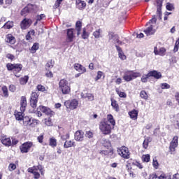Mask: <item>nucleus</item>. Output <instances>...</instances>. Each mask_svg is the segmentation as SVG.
<instances>
[{
  "label": "nucleus",
  "instance_id": "obj_1",
  "mask_svg": "<svg viewBox=\"0 0 179 179\" xmlns=\"http://www.w3.org/2000/svg\"><path fill=\"white\" fill-rule=\"evenodd\" d=\"M59 89L61 90L62 94H69L71 93V87L68 80L62 79L59 83Z\"/></svg>",
  "mask_w": 179,
  "mask_h": 179
},
{
  "label": "nucleus",
  "instance_id": "obj_2",
  "mask_svg": "<svg viewBox=\"0 0 179 179\" xmlns=\"http://www.w3.org/2000/svg\"><path fill=\"white\" fill-rule=\"evenodd\" d=\"M140 76L141 73L127 70L124 72L123 79L125 82H131V80H134V79H136V78H139Z\"/></svg>",
  "mask_w": 179,
  "mask_h": 179
},
{
  "label": "nucleus",
  "instance_id": "obj_3",
  "mask_svg": "<svg viewBox=\"0 0 179 179\" xmlns=\"http://www.w3.org/2000/svg\"><path fill=\"white\" fill-rule=\"evenodd\" d=\"M6 68L8 71H13V73L15 74V76L16 78H20V76L17 75L20 71H22L23 68V65L20 64H10L8 63L6 64Z\"/></svg>",
  "mask_w": 179,
  "mask_h": 179
},
{
  "label": "nucleus",
  "instance_id": "obj_4",
  "mask_svg": "<svg viewBox=\"0 0 179 179\" xmlns=\"http://www.w3.org/2000/svg\"><path fill=\"white\" fill-rule=\"evenodd\" d=\"M99 129L103 135H110L111 134V125L108 121H101L99 124Z\"/></svg>",
  "mask_w": 179,
  "mask_h": 179
},
{
  "label": "nucleus",
  "instance_id": "obj_5",
  "mask_svg": "<svg viewBox=\"0 0 179 179\" xmlns=\"http://www.w3.org/2000/svg\"><path fill=\"white\" fill-rule=\"evenodd\" d=\"M156 17H152V20H150V22L147 24H150V26L144 30V33L146 34V36H152V34H155V30L153 29V24H156L157 22Z\"/></svg>",
  "mask_w": 179,
  "mask_h": 179
},
{
  "label": "nucleus",
  "instance_id": "obj_6",
  "mask_svg": "<svg viewBox=\"0 0 179 179\" xmlns=\"http://www.w3.org/2000/svg\"><path fill=\"white\" fill-rule=\"evenodd\" d=\"M108 37L109 38V41L110 43H113V44H117L118 45H122V44H124L122 41H120V36L114 34V32H109Z\"/></svg>",
  "mask_w": 179,
  "mask_h": 179
},
{
  "label": "nucleus",
  "instance_id": "obj_7",
  "mask_svg": "<svg viewBox=\"0 0 179 179\" xmlns=\"http://www.w3.org/2000/svg\"><path fill=\"white\" fill-rule=\"evenodd\" d=\"M37 103H38V94L37 92H32L30 98V106L34 110L37 108Z\"/></svg>",
  "mask_w": 179,
  "mask_h": 179
},
{
  "label": "nucleus",
  "instance_id": "obj_8",
  "mask_svg": "<svg viewBox=\"0 0 179 179\" xmlns=\"http://www.w3.org/2000/svg\"><path fill=\"white\" fill-rule=\"evenodd\" d=\"M117 153L123 157V159H129V150L128 148L123 146L117 150Z\"/></svg>",
  "mask_w": 179,
  "mask_h": 179
},
{
  "label": "nucleus",
  "instance_id": "obj_9",
  "mask_svg": "<svg viewBox=\"0 0 179 179\" xmlns=\"http://www.w3.org/2000/svg\"><path fill=\"white\" fill-rule=\"evenodd\" d=\"M78 104L79 102L76 99L66 101L64 102V106L66 107V108H70V110H75L76 108H78Z\"/></svg>",
  "mask_w": 179,
  "mask_h": 179
},
{
  "label": "nucleus",
  "instance_id": "obj_10",
  "mask_svg": "<svg viewBox=\"0 0 179 179\" xmlns=\"http://www.w3.org/2000/svg\"><path fill=\"white\" fill-rule=\"evenodd\" d=\"M32 146L33 142H26L20 147V149L22 153H28Z\"/></svg>",
  "mask_w": 179,
  "mask_h": 179
},
{
  "label": "nucleus",
  "instance_id": "obj_11",
  "mask_svg": "<svg viewBox=\"0 0 179 179\" xmlns=\"http://www.w3.org/2000/svg\"><path fill=\"white\" fill-rule=\"evenodd\" d=\"M75 33H76L75 29L71 28L67 29V43H72V41H73V38H75Z\"/></svg>",
  "mask_w": 179,
  "mask_h": 179
},
{
  "label": "nucleus",
  "instance_id": "obj_12",
  "mask_svg": "<svg viewBox=\"0 0 179 179\" xmlns=\"http://www.w3.org/2000/svg\"><path fill=\"white\" fill-rule=\"evenodd\" d=\"M31 23H33L31 20L24 18L20 23V27L22 30H26V29H29V26H31Z\"/></svg>",
  "mask_w": 179,
  "mask_h": 179
},
{
  "label": "nucleus",
  "instance_id": "obj_13",
  "mask_svg": "<svg viewBox=\"0 0 179 179\" xmlns=\"http://www.w3.org/2000/svg\"><path fill=\"white\" fill-rule=\"evenodd\" d=\"M178 146V136H174L170 143L169 150L171 152H176V148Z\"/></svg>",
  "mask_w": 179,
  "mask_h": 179
},
{
  "label": "nucleus",
  "instance_id": "obj_14",
  "mask_svg": "<svg viewBox=\"0 0 179 179\" xmlns=\"http://www.w3.org/2000/svg\"><path fill=\"white\" fill-rule=\"evenodd\" d=\"M148 73H149L148 76H150V78H151V76L152 78H155V79H161L162 78V73L156 70L150 71Z\"/></svg>",
  "mask_w": 179,
  "mask_h": 179
},
{
  "label": "nucleus",
  "instance_id": "obj_15",
  "mask_svg": "<svg viewBox=\"0 0 179 179\" xmlns=\"http://www.w3.org/2000/svg\"><path fill=\"white\" fill-rule=\"evenodd\" d=\"M38 110H39V111H41L46 115H51V114H52V111H51V109H50L49 108H47L45 106H40L38 108Z\"/></svg>",
  "mask_w": 179,
  "mask_h": 179
},
{
  "label": "nucleus",
  "instance_id": "obj_16",
  "mask_svg": "<svg viewBox=\"0 0 179 179\" xmlns=\"http://www.w3.org/2000/svg\"><path fill=\"white\" fill-rule=\"evenodd\" d=\"M76 8L80 10H83L86 8V2L82 0H76Z\"/></svg>",
  "mask_w": 179,
  "mask_h": 179
},
{
  "label": "nucleus",
  "instance_id": "obj_17",
  "mask_svg": "<svg viewBox=\"0 0 179 179\" xmlns=\"http://www.w3.org/2000/svg\"><path fill=\"white\" fill-rule=\"evenodd\" d=\"M20 106V111H25L26 107H27V100L26 99V96L21 97Z\"/></svg>",
  "mask_w": 179,
  "mask_h": 179
},
{
  "label": "nucleus",
  "instance_id": "obj_18",
  "mask_svg": "<svg viewBox=\"0 0 179 179\" xmlns=\"http://www.w3.org/2000/svg\"><path fill=\"white\" fill-rule=\"evenodd\" d=\"M84 135H85V133H83V131H77L75 133V139H76V141L81 142L82 141H83Z\"/></svg>",
  "mask_w": 179,
  "mask_h": 179
},
{
  "label": "nucleus",
  "instance_id": "obj_19",
  "mask_svg": "<svg viewBox=\"0 0 179 179\" xmlns=\"http://www.w3.org/2000/svg\"><path fill=\"white\" fill-rule=\"evenodd\" d=\"M6 43H8L9 44H15L16 43V38L12 34H8L6 36Z\"/></svg>",
  "mask_w": 179,
  "mask_h": 179
},
{
  "label": "nucleus",
  "instance_id": "obj_20",
  "mask_svg": "<svg viewBox=\"0 0 179 179\" xmlns=\"http://www.w3.org/2000/svg\"><path fill=\"white\" fill-rule=\"evenodd\" d=\"M154 52L155 55H164L166 52V49L164 48H161L159 50H157V47H155L154 48Z\"/></svg>",
  "mask_w": 179,
  "mask_h": 179
},
{
  "label": "nucleus",
  "instance_id": "obj_21",
  "mask_svg": "<svg viewBox=\"0 0 179 179\" xmlns=\"http://www.w3.org/2000/svg\"><path fill=\"white\" fill-rule=\"evenodd\" d=\"M76 29L77 36L79 37V36H80V31H82V22L77 21L76 23V29Z\"/></svg>",
  "mask_w": 179,
  "mask_h": 179
},
{
  "label": "nucleus",
  "instance_id": "obj_22",
  "mask_svg": "<svg viewBox=\"0 0 179 179\" xmlns=\"http://www.w3.org/2000/svg\"><path fill=\"white\" fill-rule=\"evenodd\" d=\"M75 147V141L66 140L64 144V149H69V148Z\"/></svg>",
  "mask_w": 179,
  "mask_h": 179
},
{
  "label": "nucleus",
  "instance_id": "obj_23",
  "mask_svg": "<svg viewBox=\"0 0 179 179\" xmlns=\"http://www.w3.org/2000/svg\"><path fill=\"white\" fill-rule=\"evenodd\" d=\"M81 97L82 99H87L90 101H93V100H94V96L92 94H85L82 92Z\"/></svg>",
  "mask_w": 179,
  "mask_h": 179
},
{
  "label": "nucleus",
  "instance_id": "obj_24",
  "mask_svg": "<svg viewBox=\"0 0 179 179\" xmlns=\"http://www.w3.org/2000/svg\"><path fill=\"white\" fill-rule=\"evenodd\" d=\"M157 11L158 12L159 16L162 13V6H163V0H157Z\"/></svg>",
  "mask_w": 179,
  "mask_h": 179
},
{
  "label": "nucleus",
  "instance_id": "obj_25",
  "mask_svg": "<svg viewBox=\"0 0 179 179\" xmlns=\"http://www.w3.org/2000/svg\"><path fill=\"white\" fill-rule=\"evenodd\" d=\"M103 121H107L108 124V122H110V124H111L112 127L114 128V126L115 125V120H114V117H113L111 114L108 115L107 120Z\"/></svg>",
  "mask_w": 179,
  "mask_h": 179
},
{
  "label": "nucleus",
  "instance_id": "obj_26",
  "mask_svg": "<svg viewBox=\"0 0 179 179\" xmlns=\"http://www.w3.org/2000/svg\"><path fill=\"white\" fill-rule=\"evenodd\" d=\"M1 143L5 145V146H10V145H12V141H10V138L3 137L1 139Z\"/></svg>",
  "mask_w": 179,
  "mask_h": 179
},
{
  "label": "nucleus",
  "instance_id": "obj_27",
  "mask_svg": "<svg viewBox=\"0 0 179 179\" xmlns=\"http://www.w3.org/2000/svg\"><path fill=\"white\" fill-rule=\"evenodd\" d=\"M23 113H24V111L17 112L15 113V119L17 121H22L23 118H24Z\"/></svg>",
  "mask_w": 179,
  "mask_h": 179
},
{
  "label": "nucleus",
  "instance_id": "obj_28",
  "mask_svg": "<svg viewBox=\"0 0 179 179\" xmlns=\"http://www.w3.org/2000/svg\"><path fill=\"white\" fill-rule=\"evenodd\" d=\"M22 121H23V124L25 127H30V124L31 122V118L26 116V117H23Z\"/></svg>",
  "mask_w": 179,
  "mask_h": 179
},
{
  "label": "nucleus",
  "instance_id": "obj_29",
  "mask_svg": "<svg viewBox=\"0 0 179 179\" xmlns=\"http://www.w3.org/2000/svg\"><path fill=\"white\" fill-rule=\"evenodd\" d=\"M29 169H31L33 170V171H37V170H39V171H41V174L42 176H44V169L43 168V166H41V165H38L37 166H34L32 168H29Z\"/></svg>",
  "mask_w": 179,
  "mask_h": 179
},
{
  "label": "nucleus",
  "instance_id": "obj_30",
  "mask_svg": "<svg viewBox=\"0 0 179 179\" xmlns=\"http://www.w3.org/2000/svg\"><path fill=\"white\" fill-rule=\"evenodd\" d=\"M38 48H40V45L37 43H35L31 48L30 52H31V54H36V52L37 51V50H38Z\"/></svg>",
  "mask_w": 179,
  "mask_h": 179
},
{
  "label": "nucleus",
  "instance_id": "obj_31",
  "mask_svg": "<svg viewBox=\"0 0 179 179\" xmlns=\"http://www.w3.org/2000/svg\"><path fill=\"white\" fill-rule=\"evenodd\" d=\"M129 115L132 120H137L138 118V110H134L129 113Z\"/></svg>",
  "mask_w": 179,
  "mask_h": 179
},
{
  "label": "nucleus",
  "instance_id": "obj_32",
  "mask_svg": "<svg viewBox=\"0 0 179 179\" xmlns=\"http://www.w3.org/2000/svg\"><path fill=\"white\" fill-rule=\"evenodd\" d=\"M90 33L87 32V31L86 30V27L83 29V34L81 35L82 38H83V40H86L87 38H89V36H90Z\"/></svg>",
  "mask_w": 179,
  "mask_h": 179
},
{
  "label": "nucleus",
  "instance_id": "obj_33",
  "mask_svg": "<svg viewBox=\"0 0 179 179\" xmlns=\"http://www.w3.org/2000/svg\"><path fill=\"white\" fill-rule=\"evenodd\" d=\"M49 145L52 148H56L57 146V139L55 138L52 137L49 139Z\"/></svg>",
  "mask_w": 179,
  "mask_h": 179
},
{
  "label": "nucleus",
  "instance_id": "obj_34",
  "mask_svg": "<svg viewBox=\"0 0 179 179\" xmlns=\"http://www.w3.org/2000/svg\"><path fill=\"white\" fill-rule=\"evenodd\" d=\"M101 33H103L101 29H97L93 32V36L95 38H101Z\"/></svg>",
  "mask_w": 179,
  "mask_h": 179
},
{
  "label": "nucleus",
  "instance_id": "obj_35",
  "mask_svg": "<svg viewBox=\"0 0 179 179\" xmlns=\"http://www.w3.org/2000/svg\"><path fill=\"white\" fill-rule=\"evenodd\" d=\"M28 172L34 174V178L35 179L40 178V173L36 171H33L32 169H28Z\"/></svg>",
  "mask_w": 179,
  "mask_h": 179
},
{
  "label": "nucleus",
  "instance_id": "obj_36",
  "mask_svg": "<svg viewBox=\"0 0 179 179\" xmlns=\"http://www.w3.org/2000/svg\"><path fill=\"white\" fill-rule=\"evenodd\" d=\"M38 122H40L38 120L35 118H31L30 127L31 128H34L36 125L38 124Z\"/></svg>",
  "mask_w": 179,
  "mask_h": 179
},
{
  "label": "nucleus",
  "instance_id": "obj_37",
  "mask_svg": "<svg viewBox=\"0 0 179 179\" xmlns=\"http://www.w3.org/2000/svg\"><path fill=\"white\" fill-rule=\"evenodd\" d=\"M13 27V22L8 21L5 23V24L2 27V29H12Z\"/></svg>",
  "mask_w": 179,
  "mask_h": 179
},
{
  "label": "nucleus",
  "instance_id": "obj_38",
  "mask_svg": "<svg viewBox=\"0 0 179 179\" xmlns=\"http://www.w3.org/2000/svg\"><path fill=\"white\" fill-rule=\"evenodd\" d=\"M100 155L102 156H108V155H113V150H101L99 152Z\"/></svg>",
  "mask_w": 179,
  "mask_h": 179
},
{
  "label": "nucleus",
  "instance_id": "obj_39",
  "mask_svg": "<svg viewBox=\"0 0 179 179\" xmlns=\"http://www.w3.org/2000/svg\"><path fill=\"white\" fill-rule=\"evenodd\" d=\"M27 82H29V76H25L20 78V85H26V83H27Z\"/></svg>",
  "mask_w": 179,
  "mask_h": 179
},
{
  "label": "nucleus",
  "instance_id": "obj_40",
  "mask_svg": "<svg viewBox=\"0 0 179 179\" xmlns=\"http://www.w3.org/2000/svg\"><path fill=\"white\" fill-rule=\"evenodd\" d=\"M27 7L28 8V10H29V13H33V12H34L35 9L37 8V6L34 4H28L27 6Z\"/></svg>",
  "mask_w": 179,
  "mask_h": 179
},
{
  "label": "nucleus",
  "instance_id": "obj_41",
  "mask_svg": "<svg viewBox=\"0 0 179 179\" xmlns=\"http://www.w3.org/2000/svg\"><path fill=\"white\" fill-rule=\"evenodd\" d=\"M1 90L3 92V94L4 96V97H9V93L8 92V87L6 86H3L1 87Z\"/></svg>",
  "mask_w": 179,
  "mask_h": 179
},
{
  "label": "nucleus",
  "instance_id": "obj_42",
  "mask_svg": "<svg viewBox=\"0 0 179 179\" xmlns=\"http://www.w3.org/2000/svg\"><path fill=\"white\" fill-rule=\"evenodd\" d=\"M149 142H150V138L148 137L147 138H145L143 143L144 149H148V147L149 146Z\"/></svg>",
  "mask_w": 179,
  "mask_h": 179
},
{
  "label": "nucleus",
  "instance_id": "obj_43",
  "mask_svg": "<svg viewBox=\"0 0 179 179\" xmlns=\"http://www.w3.org/2000/svg\"><path fill=\"white\" fill-rule=\"evenodd\" d=\"M150 78V76H149V73L148 74H144L141 77V82L143 83H146L148 82V79Z\"/></svg>",
  "mask_w": 179,
  "mask_h": 179
},
{
  "label": "nucleus",
  "instance_id": "obj_44",
  "mask_svg": "<svg viewBox=\"0 0 179 179\" xmlns=\"http://www.w3.org/2000/svg\"><path fill=\"white\" fill-rule=\"evenodd\" d=\"M27 13H30V11L29 10V8L27 6L21 10V15H22V16H26V15H27Z\"/></svg>",
  "mask_w": 179,
  "mask_h": 179
},
{
  "label": "nucleus",
  "instance_id": "obj_45",
  "mask_svg": "<svg viewBox=\"0 0 179 179\" xmlns=\"http://www.w3.org/2000/svg\"><path fill=\"white\" fill-rule=\"evenodd\" d=\"M143 162H145V163H149L150 160V155L147 154L145 155H143L142 157Z\"/></svg>",
  "mask_w": 179,
  "mask_h": 179
},
{
  "label": "nucleus",
  "instance_id": "obj_46",
  "mask_svg": "<svg viewBox=\"0 0 179 179\" xmlns=\"http://www.w3.org/2000/svg\"><path fill=\"white\" fill-rule=\"evenodd\" d=\"M140 96L141 97V99H144V100H148V94L144 90L141 92Z\"/></svg>",
  "mask_w": 179,
  "mask_h": 179
},
{
  "label": "nucleus",
  "instance_id": "obj_47",
  "mask_svg": "<svg viewBox=\"0 0 179 179\" xmlns=\"http://www.w3.org/2000/svg\"><path fill=\"white\" fill-rule=\"evenodd\" d=\"M54 64H55V62L52 60H50V61L48 62L47 64H46L47 69H50L51 68H53Z\"/></svg>",
  "mask_w": 179,
  "mask_h": 179
},
{
  "label": "nucleus",
  "instance_id": "obj_48",
  "mask_svg": "<svg viewBox=\"0 0 179 179\" xmlns=\"http://www.w3.org/2000/svg\"><path fill=\"white\" fill-rule=\"evenodd\" d=\"M70 138V135H69V133H66V134H62L61 135V139L62 141H68V139H69Z\"/></svg>",
  "mask_w": 179,
  "mask_h": 179
},
{
  "label": "nucleus",
  "instance_id": "obj_49",
  "mask_svg": "<svg viewBox=\"0 0 179 179\" xmlns=\"http://www.w3.org/2000/svg\"><path fill=\"white\" fill-rule=\"evenodd\" d=\"M104 73H103V71H98L97 72V76L95 78V81L97 82V80L101 79V76H103Z\"/></svg>",
  "mask_w": 179,
  "mask_h": 179
},
{
  "label": "nucleus",
  "instance_id": "obj_50",
  "mask_svg": "<svg viewBox=\"0 0 179 179\" xmlns=\"http://www.w3.org/2000/svg\"><path fill=\"white\" fill-rule=\"evenodd\" d=\"M111 106L116 111H118V105L117 104V101H112Z\"/></svg>",
  "mask_w": 179,
  "mask_h": 179
},
{
  "label": "nucleus",
  "instance_id": "obj_51",
  "mask_svg": "<svg viewBox=\"0 0 179 179\" xmlns=\"http://www.w3.org/2000/svg\"><path fill=\"white\" fill-rule=\"evenodd\" d=\"M86 138H88L89 139H92L93 138V132L88 131L85 133Z\"/></svg>",
  "mask_w": 179,
  "mask_h": 179
},
{
  "label": "nucleus",
  "instance_id": "obj_52",
  "mask_svg": "<svg viewBox=\"0 0 179 179\" xmlns=\"http://www.w3.org/2000/svg\"><path fill=\"white\" fill-rule=\"evenodd\" d=\"M8 170L10 171H13V170H16V164H10L9 166H8Z\"/></svg>",
  "mask_w": 179,
  "mask_h": 179
},
{
  "label": "nucleus",
  "instance_id": "obj_53",
  "mask_svg": "<svg viewBox=\"0 0 179 179\" xmlns=\"http://www.w3.org/2000/svg\"><path fill=\"white\" fill-rule=\"evenodd\" d=\"M170 85L168 83H164L161 84V88L164 90V89H170Z\"/></svg>",
  "mask_w": 179,
  "mask_h": 179
},
{
  "label": "nucleus",
  "instance_id": "obj_54",
  "mask_svg": "<svg viewBox=\"0 0 179 179\" xmlns=\"http://www.w3.org/2000/svg\"><path fill=\"white\" fill-rule=\"evenodd\" d=\"M37 89L38 92H45V87L43 86L42 85H37Z\"/></svg>",
  "mask_w": 179,
  "mask_h": 179
},
{
  "label": "nucleus",
  "instance_id": "obj_55",
  "mask_svg": "<svg viewBox=\"0 0 179 179\" xmlns=\"http://www.w3.org/2000/svg\"><path fill=\"white\" fill-rule=\"evenodd\" d=\"M166 9H167V10H173V9H174V6H173V4H171L170 3H166Z\"/></svg>",
  "mask_w": 179,
  "mask_h": 179
},
{
  "label": "nucleus",
  "instance_id": "obj_56",
  "mask_svg": "<svg viewBox=\"0 0 179 179\" xmlns=\"http://www.w3.org/2000/svg\"><path fill=\"white\" fill-rule=\"evenodd\" d=\"M119 55V58H120V59H127V56H125V55L124 54V52H121V53H118Z\"/></svg>",
  "mask_w": 179,
  "mask_h": 179
},
{
  "label": "nucleus",
  "instance_id": "obj_57",
  "mask_svg": "<svg viewBox=\"0 0 179 179\" xmlns=\"http://www.w3.org/2000/svg\"><path fill=\"white\" fill-rule=\"evenodd\" d=\"M45 17V15L44 14H41L40 15H37L36 20L37 22H40V20H43Z\"/></svg>",
  "mask_w": 179,
  "mask_h": 179
},
{
  "label": "nucleus",
  "instance_id": "obj_58",
  "mask_svg": "<svg viewBox=\"0 0 179 179\" xmlns=\"http://www.w3.org/2000/svg\"><path fill=\"white\" fill-rule=\"evenodd\" d=\"M78 72H80V73H85V72H86V68L81 65Z\"/></svg>",
  "mask_w": 179,
  "mask_h": 179
},
{
  "label": "nucleus",
  "instance_id": "obj_59",
  "mask_svg": "<svg viewBox=\"0 0 179 179\" xmlns=\"http://www.w3.org/2000/svg\"><path fill=\"white\" fill-rule=\"evenodd\" d=\"M6 58L10 59L11 61H13V59H15V56L10 53H8L6 55Z\"/></svg>",
  "mask_w": 179,
  "mask_h": 179
},
{
  "label": "nucleus",
  "instance_id": "obj_60",
  "mask_svg": "<svg viewBox=\"0 0 179 179\" xmlns=\"http://www.w3.org/2000/svg\"><path fill=\"white\" fill-rule=\"evenodd\" d=\"M44 139V136L41 135L38 136L37 140L39 142V143H43V140Z\"/></svg>",
  "mask_w": 179,
  "mask_h": 179
},
{
  "label": "nucleus",
  "instance_id": "obj_61",
  "mask_svg": "<svg viewBox=\"0 0 179 179\" xmlns=\"http://www.w3.org/2000/svg\"><path fill=\"white\" fill-rule=\"evenodd\" d=\"M152 166L153 167H155V169H157V167H159V162H157V161H155L154 159L152 162Z\"/></svg>",
  "mask_w": 179,
  "mask_h": 179
},
{
  "label": "nucleus",
  "instance_id": "obj_62",
  "mask_svg": "<svg viewBox=\"0 0 179 179\" xmlns=\"http://www.w3.org/2000/svg\"><path fill=\"white\" fill-rule=\"evenodd\" d=\"M82 64H74V69H76V71H79L80 66H81Z\"/></svg>",
  "mask_w": 179,
  "mask_h": 179
},
{
  "label": "nucleus",
  "instance_id": "obj_63",
  "mask_svg": "<svg viewBox=\"0 0 179 179\" xmlns=\"http://www.w3.org/2000/svg\"><path fill=\"white\" fill-rule=\"evenodd\" d=\"M45 76H47V78H52V76H54V75L52 74V72L51 71H48L45 73Z\"/></svg>",
  "mask_w": 179,
  "mask_h": 179
},
{
  "label": "nucleus",
  "instance_id": "obj_64",
  "mask_svg": "<svg viewBox=\"0 0 179 179\" xmlns=\"http://www.w3.org/2000/svg\"><path fill=\"white\" fill-rule=\"evenodd\" d=\"M156 178H157V175H156V173H151L150 175L149 179H156Z\"/></svg>",
  "mask_w": 179,
  "mask_h": 179
}]
</instances>
